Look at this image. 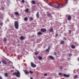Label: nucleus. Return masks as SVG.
<instances>
[{"label": "nucleus", "mask_w": 79, "mask_h": 79, "mask_svg": "<svg viewBox=\"0 0 79 79\" xmlns=\"http://www.w3.org/2000/svg\"><path fill=\"white\" fill-rule=\"evenodd\" d=\"M48 5L52 7L55 8H62V7H63V5H61L60 4H58V5L59 6H56V5H53V4L50 3L48 4Z\"/></svg>", "instance_id": "obj_1"}, {"label": "nucleus", "mask_w": 79, "mask_h": 79, "mask_svg": "<svg viewBox=\"0 0 79 79\" xmlns=\"http://www.w3.org/2000/svg\"><path fill=\"white\" fill-rule=\"evenodd\" d=\"M15 27L16 29H18L19 28V23L17 21H15L14 23Z\"/></svg>", "instance_id": "obj_2"}, {"label": "nucleus", "mask_w": 79, "mask_h": 79, "mask_svg": "<svg viewBox=\"0 0 79 79\" xmlns=\"http://www.w3.org/2000/svg\"><path fill=\"white\" fill-rule=\"evenodd\" d=\"M13 75L14 76H16V77H20V73L19 71H17V72H15L13 73Z\"/></svg>", "instance_id": "obj_3"}, {"label": "nucleus", "mask_w": 79, "mask_h": 79, "mask_svg": "<svg viewBox=\"0 0 79 79\" xmlns=\"http://www.w3.org/2000/svg\"><path fill=\"white\" fill-rule=\"evenodd\" d=\"M31 67H32L33 68H35V67H36V65L34 64L32 62L31 63Z\"/></svg>", "instance_id": "obj_4"}, {"label": "nucleus", "mask_w": 79, "mask_h": 79, "mask_svg": "<svg viewBox=\"0 0 79 79\" xmlns=\"http://www.w3.org/2000/svg\"><path fill=\"white\" fill-rule=\"evenodd\" d=\"M40 31L41 32H46L47 31V30L46 29L44 28H41L40 29Z\"/></svg>", "instance_id": "obj_5"}, {"label": "nucleus", "mask_w": 79, "mask_h": 79, "mask_svg": "<svg viewBox=\"0 0 79 79\" xmlns=\"http://www.w3.org/2000/svg\"><path fill=\"white\" fill-rule=\"evenodd\" d=\"M63 75L64 77L67 78V77H69V75H67L65 74H64Z\"/></svg>", "instance_id": "obj_6"}, {"label": "nucleus", "mask_w": 79, "mask_h": 79, "mask_svg": "<svg viewBox=\"0 0 79 79\" xmlns=\"http://www.w3.org/2000/svg\"><path fill=\"white\" fill-rule=\"evenodd\" d=\"M2 63L3 64H6V61L5 60H2Z\"/></svg>", "instance_id": "obj_7"}, {"label": "nucleus", "mask_w": 79, "mask_h": 79, "mask_svg": "<svg viewBox=\"0 0 79 79\" xmlns=\"http://www.w3.org/2000/svg\"><path fill=\"white\" fill-rule=\"evenodd\" d=\"M67 18L68 21H71V16L69 15L68 16Z\"/></svg>", "instance_id": "obj_8"}, {"label": "nucleus", "mask_w": 79, "mask_h": 79, "mask_svg": "<svg viewBox=\"0 0 79 79\" xmlns=\"http://www.w3.org/2000/svg\"><path fill=\"white\" fill-rule=\"evenodd\" d=\"M39 12L38 11L36 14V16L37 18H39V17H40V16H39Z\"/></svg>", "instance_id": "obj_9"}, {"label": "nucleus", "mask_w": 79, "mask_h": 79, "mask_svg": "<svg viewBox=\"0 0 79 79\" xmlns=\"http://www.w3.org/2000/svg\"><path fill=\"white\" fill-rule=\"evenodd\" d=\"M24 72L26 74H29V72H28L26 70H25Z\"/></svg>", "instance_id": "obj_10"}, {"label": "nucleus", "mask_w": 79, "mask_h": 79, "mask_svg": "<svg viewBox=\"0 0 79 79\" xmlns=\"http://www.w3.org/2000/svg\"><path fill=\"white\" fill-rule=\"evenodd\" d=\"M15 14L16 16H18L19 15V13L17 12H15L14 13Z\"/></svg>", "instance_id": "obj_11"}, {"label": "nucleus", "mask_w": 79, "mask_h": 79, "mask_svg": "<svg viewBox=\"0 0 79 79\" xmlns=\"http://www.w3.org/2000/svg\"><path fill=\"white\" fill-rule=\"evenodd\" d=\"M47 16L48 17H49V16H51V14H50V13H49V12H47Z\"/></svg>", "instance_id": "obj_12"}, {"label": "nucleus", "mask_w": 79, "mask_h": 79, "mask_svg": "<svg viewBox=\"0 0 79 79\" xmlns=\"http://www.w3.org/2000/svg\"><path fill=\"white\" fill-rule=\"evenodd\" d=\"M31 3L32 4H33V5H35V2L34 0L32 1L31 2Z\"/></svg>", "instance_id": "obj_13"}, {"label": "nucleus", "mask_w": 79, "mask_h": 79, "mask_svg": "<svg viewBox=\"0 0 79 79\" xmlns=\"http://www.w3.org/2000/svg\"><path fill=\"white\" fill-rule=\"evenodd\" d=\"M25 12H26V13H29V9L28 8L26 9Z\"/></svg>", "instance_id": "obj_14"}, {"label": "nucleus", "mask_w": 79, "mask_h": 79, "mask_svg": "<svg viewBox=\"0 0 79 79\" xmlns=\"http://www.w3.org/2000/svg\"><path fill=\"white\" fill-rule=\"evenodd\" d=\"M49 58L51 60H54V57H53V56H49Z\"/></svg>", "instance_id": "obj_15"}, {"label": "nucleus", "mask_w": 79, "mask_h": 79, "mask_svg": "<svg viewBox=\"0 0 79 79\" xmlns=\"http://www.w3.org/2000/svg\"><path fill=\"white\" fill-rule=\"evenodd\" d=\"M37 35H42V32L40 31L39 32L37 33Z\"/></svg>", "instance_id": "obj_16"}, {"label": "nucleus", "mask_w": 79, "mask_h": 79, "mask_svg": "<svg viewBox=\"0 0 79 79\" xmlns=\"http://www.w3.org/2000/svg\"><path fill=\"white\" fill-rule=\"evenodd\" d=\"M71 47L72 48H76V46L74 45H72Z\"/></svg>", "instance_id": "obj_17"}, {"label": "nucleus", "mask_w": 79, "mask_h": 79, "mask_svg": "<svg viewBox=\"0 0 79 79\" xmlns=\"http://www.w3.org/2000/svg\"><path fill=\"white\" fill-rule=\"evenodd\" d=\"M38 59L40 60H42V57L41 56H39L38 57Z\"/></svg>", "instance_id": "obj_18"}, {"label": "nucleus", "mask_w": 79, "mask_h": 79, "mask_svg": "<svg viewBox=\"0 0 79 79\" xmlns=\"http://www.w3.org/2000/svg\"><path fill=\"white\" fill-rule=\"evenodd\" d=\"M64 41H62L60 42V44L61 45H62V44H64Z\"/></svg>", "instance_id": "obj_19"}, {"label": "nucleus", "mask_w": 79, "mask_h": 79, "mask_svg": "<svg viewBox=\"0 0 79 79\" xmlns=\"http://www.w3.org/2000/svg\"><path fill=\"white\" fill-rule=\"evenodd\" d=\"M38 54H39V52H38L37 51H36L35 52V55H38Z\"/></svg>", "instance_id": "obj_20"}, {"label": "nucleus", "mask_w": 79, "mask_h": 79, "mask_svg": "<svg viewBox=\"0 0 79 79\" xmlns=\"http://www.w3.org/2000/svg\"><path fill=\"white\" fill-rule=\"evenodd\" d=\"M5 76H6V77H7L8 76V73H5Z\"/></svg>", "instance_id": "obj_21"}, {"label": "nucleus", "mask_w": 79, "mask_h": 79, "mask_svg": "<svg viewBox=\"0 0 79 79\" xmlns=\"http://www.w3.org/2000/svg\"><path fill=\"white\" fill-rule=\"evenodd\" d=\"M50 32H53V30L52 29H50L49 30Z\"/></svg>", "instance_id": "obj_22"}, {"label": "nucleus", "mask_w": 79, "mask_h": 79, "mask_svg": "<svg viewBox=\"0 0 79 79\" xmlns=\"http://www.w3.org/2000/svg\"><path fill=\"white\" fill-rule=\"evenodd\" d=\"M29 73H30V74H33V71H31V70H30L29 71Z\"/></svg>", "instance_id": "obj_23"}, {"label": "nucleus", "mask_w": 79, "mask_h": 79, "mask_svg": "<svg viewBox=\"0 0 79 79\" xmlns=\"http://www.w3.org/2000/svg\"><path fill=\"white\" fill-rule=\"evenodd\" d=\"M20 39L21 40H23L24 39V37H23V36L20 37Z\"/></svg>", "instance_id": "obj_24"}, {"label": "nucleus", "mask_w": 79, "mask_h": 79, "mask_svg": "<svg viewBox=\"0 0 79 79\" xmlns=\"http://www.w3.org/2000/svg\"><path fill=\"white\" fill-rule=\"evenodd\" d=\"M24 21H27V17H25L24 18Z\"/></svg>", "instance_id": "obj_25"}, {"label": "nucleus", "mask_w": 79, "mask_h": 79, "mask_svg": "<svg viewBox=\"0 0 79 79\" xmlns=\"http://www.w3.org/2000/svg\"><path fill=\"white\" fill-rule=\"evenodd\" d=\"M77 77V75H76L74 77V79H76Z\"/></svg>", "instance_id": "obj_26"}, {"label": "nucleus", "mask_w": 79, "mask_h": 79, "mask_svg": "<svg viewBox=\"0 0 79 79\" xmlns=\"http://www.w3.org/2000/svg\"><path fill=\"white\" fill-rule=\"evenodd\" d=\"M29 19L30 20H33V19H33V18H32V17H30L29 18Z\"/></svg>", "instance_id": "obj_27"}, {"label": "nucleus", "mask_w": 79, "mask_h": 79, "mask_svg": "<svg viewBox=\"0 0 79 79\" xmlns=\"http://www.w3.org/2000/svg\"><path fill=\"white\" fill-rule=\"evenodd\" d=\"M4 42H6V38H4Z\"/></svg>", "instance_id": "obj_28"}, {"label": "nucleus", "mask_w": 79, "mask_h": 79, "mask_svg": "<svg viewBox=\"0 0 79 79\" xmlns=\"http://www.w3.org/2000/svg\"><path fill=\"white\" fill-rule=\"evenodd\" d=\"M60 70L62 69H63V67H62V66H60Z\"/></svg>", "instance_id": "obj_29"}, {"label": "nucleus", "mask_w": 79, "mask_h": 79, "mask_svg": "<svg viewBox=\"0 0 79 79\" xmlns=\"http://www.w3.org/2000/svg\"><path fill=\"white\" fill-rule=\"evenodd\" d=\"M49 51V50L48 49H46V52H48Z\"/></svg>", "instance_id": "obj_30"}, {"label": "nucleus", "mask_w": 79, "mask_h": 79, "mask_svg": "<svg viewBox=\"0 0 79 79\" xmlns=\"http://www.w3.org/2000/svg\"><path fill=\"white\" fill-rule=\"evenodd\" d=\"M44 76H47V74L45 73L44 74Z\"/></svg>", "instance_id": "obj_31"}, {"label": "nucleus", "mask_w": 79, "mask_h": 79, "mask_svg": "<svg viewBox=\"0 0 79 79\" xmlns=\"http://www.w3.org/2000/svg\"><path fill=\"white\" fill-rule=\"evenodd\" d=\"M61 74H62V73H59V75L60 76H61Z\"/></svg>", "instance_id": "obj_32"}, {"label": "nucleus", "mask_w": 79, "mask_h": 79, "mask_svg": "<svg viewBox=\"0 0 79 79\" xmlns=\"http://www.w3.org/2000/svg\"><path fill=\"white\" fill-rule=\"evenodd\" d=\"M3 25V23H0V26H2Z\"/></svg>", "instance_id": "obj_33"}, {"label": "nucleus", "mask_w": 79, "mask_h": 79, "mask_svg": "<svg viewBox=\"0 0 79 79\" xmlns=\"http://www.w3.org/2000/svg\"><path fill=\"white\" fill-rule=\"evenodd\" d=\"M22 2L23 3H24V0H22Z\"/></svg>", "instance_id": "obj_34"}, {"label": "nucleus", "mask_w": 79, "mask_h": 79, "mask_svg": "<svg viewBox=\"0 0 79 79\" xmlns=\"http://www.w3.org/2000/svg\"><path fill=\"white\" fill-rule=\"evenodd\" d=\"M75 45H76V46H78V44L77 43H75Z\"/></svg>", "instance_id": "obj_35"}, {"label": "nucleus", "mask_w": 79, "mask_h": 79, "mask_svg": "<svg viewBox=\"0 0 79 79\" xmlns=\"http://www.w3.org/2000/svg\"><path fill=\"white\" fill-rule=\"evenodd\" d=\"M50 45L49 46L48 48V49L49 50H50Z\"/></svg>", "instance_id": "obj_36"}, {"label": "nucleus", "mask_w": 79, "mask_h": 79, "mask_svg": "<svg viewBox=\"0 0 79 79\" xmlns=\"http://www.w3.org/2000/svg\"><path fill=\"white\" fill-rule=\"evenodd\" d=\"M68 0H66V1L65 2L67 4L68 3Z\"/></svg>", "instance_id": "obj_37"}, {"label": "nucleus", "mask_w": 79, "mask_h": 79, "mask_svg": "<svg viewBox=\"0 0 79 79\" xmlns=\"http://www.w3.org/2000/svg\"><path fill=\"white\" fill-rule=\"evenodd\" d=\"M69 33H70V34H71V31L70 30H69Z\"/></svg>", "instance_id": "obj_38"}, {"label": "nucleus", "mask_w": 79, "mask_h": 79, "mask_svg": "<svg viewBox=\"0 0 79 79\" xmlns=\"http://www.w3.org/2000/svg\"><path fill=\"white\" fill-rule=\"evenodd\" d=\"M54 55H56V52H54Z\"/></svg>", "instance_id": "obj_39"}, {"label": "nucleus", "mask_w": 79, "mask_h": 79, "mask_svg": "<svg viewBox=\"0 0 79 79\" xmlns=\"http://www.w3.org/2000/svg\"><path fill=\"white\" fill-rule=\"evenodd\" d=\"M63 39L64 40H66V39L65 37H64Z\"/></svg>", "instance_id": "obj_40"}, {"label": "nucleus", "mask_w": 79, "mask_h": 79, "mask_svg": "<svg viewBox=\"0 0 79 79\" xmlns=\"http://www.w3.org/2000/svg\"><path fill=\"white\" fill-rule=\"evenodd\" d=\"M69 56H72V54L71 53L69 54Z\"/></svg>", "instance_id": "obj_41"}, {"label": "nucleus", "mask_w": 79, "mask_h": 79, "mask_svg": "<svg viewBox=\"0 0 79 79\" xmlns=\"http://www.w3.org/2000/svg\"><path fill=\"white\" fill-rule=\"evenodd\" d=\"M2 10H4V7H2Z\"/></svg>", "instance_id": "obj_42"}, {"label": "nucleus", "mask_w": 79, "mask_h": 79, "mask_svg": "<svg viewBox=\"0 0 79 79\" xmlns=\"http://www.w3.org/2000/svg\"><path fill=\"white\" fill-rule=\"evenodd\" d=\"M0 79H2V77L1 76H0Z\"/></svg>", "instance_id": "obj_43"}, {"label": "nucleus", "mask_w": 79, "mask_h": 79, "mask_svg": "<svg viewBox=\"0 0 79 79\" xmlns=\"http://www.w3.org/2000/svg\"><path fill=\"white\" fill-rule=\"evenodd\" d=\"M58 35L57 34H56V36H58Z\"/></svg>", "instance_id": "obj_44"}, {"label": "nucleus", "mask_w": 79, "mask_h": 79, "mask_svg": "<svg viewBox=\"0 0 79 79\" xmlns=\"http://www.w3.org/2000/svg\"><path fill=\"white\" fill-rule=\"evenodd\" d=\"M77 60L78 61H79V57L78 58Z\"/></svg>", "instance_id": "obj_45"}, {"label": "nucleus", "mask_w": 79, "mask_h": 79, "mask_svg": "<svg viewBox=\"0 0 79 79\" xmlns=\"http://www.w3.org/2000/svg\"><path fill=\"white\" fill-rule=\"evenodd\" d=\"M30 79H33V78H32V77H31Z\"/></svg>", "instance_id": "obj_46"}, {"label": "nucleus", "mask_w": 79, "mask_h": 79, "mask_svg": "<svg viewBox=\"0 0 79 79\" xmlns=\"http://www.w3.org/2000/svg\"><path fill=\"white\" fill-rule=\"evenodd\" d=\"M14 68H15V67H12V69H14Z\"/></svg>", "instance_id": "obj_47"}, {"label": "nucleus", "mask_w": 79, "mask_h": 79, "mask_svg": "<svg viewBox=\"0 0 79 79\" xmlns=\"http://www.w3.org/2000/svg\"><path fill=\"white\" fill-rule=\"evenodd\" d=\"M1 63V61H0V64Z\"/></svg>", "instance_id": "obj_48"}]
</instances>
